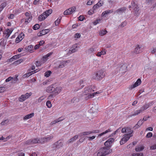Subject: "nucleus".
<instances>
[{
    "mask_svg": "<svg viewBox=\"0 0 156 156\" xmlns=\"http://www.w3.org/2000/svg\"><path fill=\"white\" fill-rule=\"evenodd\" d=\"M31 141L30 140H27V141H25L23 143H22L23 145L24 146H27L31 144Z\"/></svg>",
    "mask_w": 156,
    "mask_h": 156,
    "instance_id": "nucleus-29",
    "label": "nucleus"
},
{
    "mask_svg": "<svg viewBox=\"0 0 156 156\" xmlns=\"http://www.w3.org/2000/svg\"><path fill=\"white\" fill-rule=\"evenodd\" d=\"M83 133L84 135H89L91 134V132L90 131L84 132H83Z\"/></svg>",
    "mask_w": 156,
    "mask_h": 156,
    "instance_id": "nucleus-51",
    "label": "nucleus"
},
{
    "mask_svg": "<svg viewBox=\"0 0 156 156\" xmlns=\"http://www.w3.org/2000/svg\"><path fill=\"white\" fill-rule=\"evenodd\" d=\"M27 98L24 95H22L19 98V100L20 101H24Z\"/></svg>",
    "mask_w": 156,
    "mask_h": 156,
    "instance_id": "nucleus-32",
    "label": "nucleus"
},
{
    "mask_svg": "<svg viewBox=\"0 0 156 156\" xmlns=\"http://www.w3.org/2000/svg\"><path fill=\"white\" fill-rule=\"evenodd\" d=\"M9 122V119H6L2 122L1 123V124L2 126H5L7 125Z\"/></svg>",
    "mask_w": 156,
    "mask_h": 156,
    "instance_id": "nucleus-33",
    "label": "nucleus"
},
{
    "mask_svg": "<svg viewBox=\"0 0 156 156\" xmlns=\"http://www.w3.org/2000/svg\"><path fill=\"white\" fill-rule=\"evenodd\" d=\"M61 19V17H59L57 19L55 22V24L56 26H57L60 22Z\"/></svg>",
    "mask_w": 156,
    "mask_h": 156,
    "instance_id": "nucleus-34",
    "label": "nucleus"
},
{
    "mask_svg": "<svg viewBox=\"0 0 156 156\" xmlns=\"http://www.w3.org/2000/svg\"><path fill=\"white\" fill-rule=\"evenodd\" d=\"M91 133H98L99 132V130H93L92 131H90Z\"/></svg>",
    "mask_w": 156,
    "mask_h": 156,
    "instance_id": "nucleus-60",
    "label": "nucleus"
},
{
    "mask_svg": "<svg viewBox=\"0 0 156 156\" xmlns=\"http://www.w3.org/2000/svg\"><path fill=\"white\" fill-rule=\"evenodd\" d=\"M9 138V136L6 137L5 139L2 136V137H0V140H5L4 141H6L7 140V139Z\"/></svg>",
    "mask_w": 156,
    "mask_h": 156,
    "instance_id": "nucleus-52",
    "label": "nucleus"
},
{
    "mask_svg": "<svg viewBox=\"0 0 156 156\" xmlns=\"http://www.w3.org/2000/svg\"><path fill=\"white\" fill-rule=\"evenodd\" d=\"M151 8L152 9H156V2L152 5Z\"/></svg>",
    "mask_w": 156,
    "mask_h": 156,
    "instance_id": "nucleus-58",
    "label": "nucleus"
},
{
    "mask_svg": "<svg viewBox=\"0 0 156 156\" xmlns=\"http://www.w3.org/2000/svg\"><path fill=\"white\" fill-rule=\"evenodd\" d=\"M70 62V61L69 60L66 61H62L60 64L58 66V68H62L67 65V63H69Z\"/></svg>",
    "mask_w": 156,
    "mask_h": 156,
    "instance_id": "nucleus-10",
    "label": "nucleus"
},
{
    "mask_svg": "<svg viewBox=\"0 0 156 156\" xmlns=\"http://www.w3.org/2000/svg\"><path fill=\"white\" fill-rule=\"evenodd\" d=\"M108 32L106 30H101L99 31V34L101 36H103L106 34Z\"/></svg>",
    "mask_w": 156,
    "mask_h": 156,
    "instance_id": "nucleus-24",
    "label": "nucleus"
},
{
    "mask_svg": "<svg viewBox=\"0 0 156 156\" xmlns=\"http://www.w3.org/2000/svg\"><path fill=\"white\" fill-rule=\"evenodd\" d=\"M45 12H43L42 14L39 16L38 17V20L40 21H42L46 18L47 16L46 15Z\"/></svg>",
    "mask_w": 156,
    "mask_h": 156,
    "instance_id": "nucleus-15",
    "label": "nucleus"
},
{
    "mask_svg": "<svg viewBox=\"0 0 156 156\" xmlns=\"http://www.w3.org/2000/svg\"><path fill=\"white\" fill-rule=\"evenodd\" d=\"M54 85H51L48 87L46 89V91L47 92H52L55 89V87H54Z\"/></svg>",
    "mask_w": 156,
    "mask_h": 156,
    "instance_id": "nucleus-20",
    "label": "nucleus"
},
{
    "mask_svg": "<svg viewBox=\"0 0 156 156\" xmlns=\"http://www.w3.org/2000/svg\"><path fill=\"white\" fill-rule=\"evenodd\" d=\"M13 78L12 77H9L5 80V81L6 82H8L10 81Z\"/></svg>",
    "mask_w": 156,
    "mask_h": 156,
    "instance_id": "nucleus-62",
    "label": "nucleus"
},
{
    "mask_svg": "<svg viewBox=\"0 0 156 156\" xmlns=\"http://www.w3.org/2000/svg\"><path fill=\"white\" fill-rule=\"evenodd\" d=\"M54 145L55 147L59 148L63 146V141L62 140H59L55 142Z\"/></svg>",
    "mask_w": 156,
    "mask_h": 156,
    "instance_id": "nucleus-9",
    "label": "nucleus"
},
{
    "mask_svg": "<svg viewBox=\"0 0 156 156\" xmlns=\"http://www.w3.org/2000/svg\"><path fill=\"white\" fill-rule=\"evenodd\" d=\"M1 6L4 8L6 5V2H3L0 5Z\"/></svg>",
    "mask_w": 156,
    "mask_h": 156,
    "instance_id": "nucleus-57",
    "label": "nucleus"
},
{
    "mask_svg": "<svg viewBox=\"0 0 156 156\" xmlns=\"http://www.w3.org/2000/svg\"><path fill=\"white\" fill-rule=\"evenodd\" d=\"M87 96L85 97V99L86 100H87L90 98H93L94 97V95L92 94H90L86 95Z\"/></svg>",
    "mask_w": 156,
    "mask_h": 156,
    "instance_id": "nucleus-36",
    "label": "nucleus"
},
{
    "mask_svg": "<svg viewBox=\"0 0 156 156\" xmlns=\"http://www.w3.org/2000/svg\"><path fill=\"white\" fill-rule=\"evenodd\" d=\"M39 27V25L38 24H36L33 27V29L34 30H36L38 29Z\"/></svg>",
    "mask_w": 156,
    "mask_h": 156,
    "instance_id": "nucleus-42",
    "label": "nucleus"
},
{
    "mask_svg": "<svg viewBox=\"0 0 156 156\" xmlns=\"http://www.w3.org/2000/svg\"><path fill=\"white\" fill-rule=\"evenodd\" d=\"M131 6L132 7H133V8H135V7H137L138 5H137L135 3V2L134 1H133L131 2Z\"/></svg>",
    "mask_w": 156,
    "mask_h": 156,
    "instance_id": "nucleus-45",
    "label": "nucleus"
},
{
    "mask_svg": "<svg viewBox=\"0 0 156 156\" xmlns=\"http://www.w3.org/2000/svg\"><path fill=\"white\" fill-rule=\"evenodd\" d=\"M140 126H139V124H137V123L136 125L133 127V128L134 129H135L138 128H139L140 127Z\"/></svg>",
    "mask_w": 156,
    "mask_h": 156,
    "instance_id": "nucleus-63",
    "label": "nucleus"
},
{
    "mask_svg": "<svg viewBox=\"0 0 156 156\" xmlns=\"http://www.w3.org/2000/svg\"><path fill=\"white\" fill-rule=\"evenodd\" d=\"M35 64L37 66H39L41 65V62L38 61H36V62Z\"/></svg>",
    "mask_w": 156,
    "mask_h": 156,
    "instance_id": "nucleus-61",
    "label": "nucleus"
},
{
    "mask_svg": "<svg viewBox=\"0 0 156 156\" xmlns=\"http://www.w3.org/2000/svg\"><path fill=\"white\" fill-rule=\"evenodd\" d=\"M126 129L129 130V129L128 128H126V127L123 128L121 130V132L123 133H128V134L129 135H132V134L133 133V131H127Z\"/></svg>",
    "mask_w": 156,
    "mask_h": 156,
    "instance_id": "nucleus-17",
    "label": "nucleus"
},
{
    "mask_svg": "<svg viewBox=\"0 0 156 156\" xmlns=\"http://www.w3.org/2000/svg\"><path fill=\"white\" fill-rule=\"evenodd\" d=\"M77 46L76 45V47L75 48L69 50V54H71L77 51V49L76 48Z\"/></svg>",
    "mask_w": 156,
    "mask_h": 156,
    "instance_id": "nucleus-30",
    "label": "nucleus"
},
{
    "mask_svg": "<svg viewBox=\"0 0 156 156\" xmlns=\"http://www.w3.org/2000/svg\"><path fill=\"white\" fill-rule=\"evenodd\" d=\"M152 136V133L149 132L146 135V137L147 138L151 137Z\"/></svg>",
    "mask_w": 156,
    "mask_h": 156,
    "instance_id": "nucleus-49",
    "label": "nucleus"
},
{
    "mask_svg": "<svg viewBox=\"0 0 156 156\" xmlns=\"http://www.w3.org/2000/svg\"><path fill=\"white\" fill-rule=\"evenodd\" d=\"M31 141L32 144H34L36 143H41L40 140L41 139H38V138H34V139H30Z\"/></svg>",
    "mask_w": 156,
    "mask_h": 156,
    "instance_id": "nucleus-19",
    "label": "nucleus"
},
{
    "mask_svg": "<svg viewBox=\"0 0 156 156\" xmlns=\"http://www.w3.org/2000/svg\"><path fill=\"white\" fill-rule=\"evenodd\" d=\"M17 56L16 55H15L13 56L12 58H10L9 59L10 61L12 62L13 61V59L16 60L17 59H18Z\"/></svg>",
    "mask_w": 156,
    "mask_h": 156,
    "instance_id": "nucleus-43",
    "label": "nucleus"
},
{
    "mask_svg": "<svg viewBox=\"0 0 156 156\" xmlns=\"http://www.w3.org/2000/svg\"><path fill=\"white\" fill-rule=\"evenodd\" d=\"M141 81L140 79H138L134 83L129 86V89L130 90H132L139 85L141 84Z\"/></svg>",
    "mask_w": 156,
    "mask_h": 156,
    "instance_id": "nucleus-8",
    "label": "nucleus"
},
{
    "mask_svg": "<svg viewBox=\"0 0 156 156\" xmlns=\"http://www.w3.org/2000/svg\"><path fill=\"white\" fill-rule=\"evenodd\" d=\"M32 17H29L26 19L25 23L26 24H27L31 20Z\"/></svg>",
    "mask_w": 156,
    "mask_h": 156,
    "instance_id": "nucleus-39",
    "label": "nucleus"
},
{
    "mask_svg": "<svg viewBox=\"0 0 156 156\" xmlns=\"http://www.w3.org/2000/svg\"><path fill=\"white\" fill-rule=\"evenodd\" d=\"M62 89V88L61 87H55V89H54L53 92L55 93H56L57 94H58L60 92Z\"/></svg>",
    "mask_w": 156,
    "mask_h": 156,
    "instance_id": "nucleus-21",
    "label": "nucleus"
},
{
    "mask_svg": "<svg viewBox=\"0 0 156 156\" xmlns=\"http://www.w3.org/2000/svg\"><path fill=\"white\" fill-rule=\"evenodd\" d=\"M51 73V71H48L44 73V76L46 77H48L50 76Z\"/></svg>",
    "mask_w": 156,
    "mask_h": 156,
    "instance_id": "nucleus-38",
    "label": "nucleus"
},
{
    "mask_svg": "<svg viewBox=\"0 0 156 156\" xmlns=\"http://www.w3.org/2000/svg\"><path fill=\"white\" fill-rule=\"evenodd\" d=\"M52 52H50L47 54L46 55L44 56L43 57V58L44 60L45 59L46 60L52 54Z\"/></svg>",
    "mask_w": 156,
    "mask_h": 156,
    "instance_id": "nucleus-40",
    "label": "nucleus"
},
{
    "mask_svg": "<svg viewBox=\"0 0 156 156\" xmlns=\"http://www.w3.org/2000/svg\"><path fill=\"white\" fill-rule=\"evenodd\" d=\"M13 29H11V30H9L8 29H6V37H7V38L9 37Z\"/></svg>",
    "mask_w": 156,
    "mask_h": 156,
    "instance_id": "nucleus-25",
    "label": "nucleus"
},
{
    "mask_svg": "<svg viewBox=\"0 0 156 156\" xmlns=\"http://www.w3.org/2000/svg\"><path fill=\"white\" fill-rule=\"evenodd\" d=\"M44 12L46 13V15L48 16L52 13V10L51 9H48Z\"/></svg>",
    "mask_w": 156,
    "mask_h": 156,
    "instance_id": "nucleus-35",
    "label": "nucleus"
},
{
    "mask_svg": "<svg viewBox=\"0 0 156 156\" xmlns=\"http://www.w3.org/2000/svg\"><path fill=\"white\" fill-rule=\"evenodd\" d=\"M24 60V59H20L16 61L13 63V64L15 65H18L21 62H22Z\"/></svg>",
    "mask_w": 156,
    "mask_h": 156,
    "instance_id": "nucleus-26",
    "label": "nucleus"
},
{
    "mask_svg": "<svg viewBox=\"0 0 156 156\" xmlns=\"http://www.w3.org/2000/svg\"><path fill=\"white\" fill-rule=\"evenodd\" d=\"M46 105L49 108H50L51 107V104L50 101H48L46 103Z\"/></svg>",
    "mask_w": 156,
    "mask_h": 156,
    "instance_id": "nucleus-44",
    "label": "nucleus"
},
{
    "mask_svg": "<svg viewBox=\"0 0 156 156\" xmlns=\"http://www.w3.org/2000/svg\"><path fill=\"white\" fill-rule=\"evenodd\" d=\"M111 131V130L110 129H108L105 131V132L99 134L98 136V137L101 136H102L103 135H104L106 134V133L109 132Z\"/></svg>",
    "mask_w": 156,
    "mask_h": 156,
    "instance_id": "nucleus-31",
    "label": "nucleus"
},
{
    "mask_svg": "<svg viewBox=\"0 0 156 156\" xmlns=\"http://www.w3.org/2000/svg\"><path fill=\"white\" fill-rule=\"evenodd\" d=\"M112 150L106 147H103L100 149L97 154V156H105L111 153Z\"/></svg>",
    "mask_w": 156,
    "mask_h": 156,
    "instance_id": "nucleus-2",
    "label": "nucleus"
},
{
    "mask_svg": "<svg viewBox=\"0 0 156 156\" xmlns=\"http://www.w3.org/2000/svg\"><path fill=\"white\" fill-rule=\"evenodd\" d=\"M114 141V139L113 138H110L105 142V145L108 146H109Z\"/></svg>",
    "mask_w": 156,
    "mask_h": 156,
    "instance_id": "nucleus-16",
    "label": "nucleus"
},
{
    "mask_svg": "<svg viewBox=\"0 0 156 156\" xmlns=\"http://www.w3.org/2000/svg\"><path fill=\"white\" fill-rule=\"evenodd\" d=\"M53 136L52 135H50L49 136L47 137L41 138H40L41 143L42 144L47 143L51 140L52 138H53Z\"/></svg>",
    "mask_w": 156,
    "mask_h": 156,
    "instance_id": "nucleus-5",
    "label": "nucleus"
},
{
    "mask_svg": "<svg viewBox=\"0 0 156 156\" xmlns=\"http://www.w3.org/2000/svg\"><path fill=\"white\" fill-rule=\"evenodd\" d=\"M126 23L125 22H124L122 23L121 24L119 25V26L121 27H123L126 26Z\"/></svg>",
    "mask_w": 156,
    "mask_h": 156,
    "instance_id": "nucleus-50",
    "label": "nucleus"
},
{
    "mask_svg": "<svg viewBox=\"0 0 156 156\" xmlns=\"http://www.w3.org/2000/svg\"><path fill=\"white\" fill-rule=\"evenodd\" d=\"M105 76L104 71L102 70H100L98 71L96 73L94 74L92 78L94 80H101Z\"/></svg>",
    "mask_w": 156,
    "mask_h": 156,
    "instance_id": "nucleus-3",
    "label": "nucleus"
},
{
    "mask_svg": "<svg viewBox=\"0 0 156 156\" xmlns=\"http://www.w3.org/2000/svg\"><path fill=\"white\" fill-rule=\"evenodd\" d=\"M33 48V46L32 45H30L26 47V49L29 51L32 50Z\"/></svg>",
    "mask_w": 156,
    "mask_h": 156,
    "instance_id": "nucleus-37",
    "label": "nucleus"
},
{
    "mask_svg": "<svg viewBox=\"0 0 156 156\" xmlns=\"http://www.w3.org/2000/svg\"><path fill=\"white\" fill-rule=\"evenodd\" d=\"M152 105V104L151 103H149L145 104V105L142 106L140 109L135 111L134 112V113L129 115L128 118H130L132 117V116L138 115L139 114L142 112L144 111L147 109L150 106H151Z\"/></svg>",
    "mask_w": 156,
    "mask_h": 156,
    "instance_id": "nucleus-1",
    "label": "nucleus"
},
{
    "mask_svg": "<svg viewBox=\"0 0 156 156\" xmlns=\"http://www.w3.org/2000/svg\"><path fill=\"white\" fill-rule=\"evenodd\" d=\"M143 153H133L132 154V156H143Z\"/></svg>",
    "mask_w": 156,
    "mask_h": 156,
    "instance_id": "nucleus-41",
    "label": "nucleus"
},
{
    "mask_svg": "<svg viewBox=\"0 0 156 156\" xmlns=\"http://www.w3.org/2000/svg\"><path fill=\"white\" fill-rule=\"evenodd\" d=\"M141 47L139 45H136L133 51L131 52L132 55H133L134 54H138L141 53Z\"/></svg>",
    "mask_w": 156,
    "mask_h": 156,
    "instance_id": "nucleus-6",
    "label": "nucleus"
},
{
    "mask_svg": "<svg viewBox=\"0 0 156 156\" xmlns=\"http://www.w3.org/2000/svg\"><path fill=\"white\" fill-rule=\"evenodd\" d=\"M44 96H42L39 98L38 100V101L39 102H40L42 100H43L44 99Z\"/></svg>",
    "mask_w": 156,
    "mask_h": 156,
    "instance_id": "nucleus-55",
    "label": "nucleus"
},
{
    "mask_svg": "<svg viewBox=\"0 0 156 156\" xmlns=\"http://www.w3.org/2000/svg\"><path fill=\"white\" fill-rule=\"evenodd\" d=\"M81 36V35L79 33H76L75 34L74 37L75 38H79Z\"/></svg>",
    "mask_w": 156,
    "mask_h": 156,
    "instance_id": "nucleus-48",
    "label": "nucleus"
},
{
    "mask_svg": "<svg viewBox=\"0 0 156 156\" xmlns=\"http://www.w3.org/2000/svg\"><path fill=\"white\" fill-rule=\"evenodd\" d=\"M134 14L135 16H138L140 12H139V7H135V8L134 9Z\"/></svg>",
    "mask_w": 156,
    "mask_h": 156,
    "instance_id": "nucleus-22",
    "label": "nucleus"
},
{
    "mask_svg": "<svg viewBox=\"0 0 156 156\" xmlns=\"http://www.w3.org/2000/svg\"><path fill=\"white\" fill-rule=\"evenodd\" d=\"M144 148L143 146H139L135 148V150L136 151H142Z\"/></svg>",
    "mask_w": 156,
    "mask_h": 156,
    "instance_id": "nucleus-28",
    "label": "nucleus"
},
{
    "mask_svg": "<svg viewBox=\"0 0 156 156\" xmlns=\"http://www.w3.org/2000/svg\"><path fill=\"white\" fill-rule=\"evenodd\" d=\"M79 137V135H76L74 136L73 137L71 138L68 141V143H70L73 142L77 139Z\"/></svg>",
    "mask_w": 156,
    "mask_h": 156,
    "instance_id": "nucleus-18",
    "label": "nucleus"
},
{
    "mask_svg": "<svg viewBox=\"0 0 156 156\" xmlns=\"http://www.w3.org/2000/svg\"><path fill=\"white\" fill-rule=\"evenodd\" d=\"M103 4V1L101 0L99 1V2L98 3H97L93 7V10H95L96 9L101 6Z\"/></svg>",
    "mask_w": 156,
    "mask_h": 156,
    "instance_id": "nucleus-14",
    "label": "nucleus"
},
{
    "mask_svg": "<svg viewBox=\"0 0 156 156\" xmlns=\"http://www.w3.org/2000/svg\"><path fill=\"white\" fill-rule=\"evenodd\" d=\"M143 120H141V119H140L137 122V124H139V126H141L142 124L143 123Z\"/></svg>",
    "mask_w": 156,
    "mask_h": 156,
    "instance_id": "nucleus-54",
    "label": "nucleus"
},
{
    "mask_svg": "<svg viewBox=\"0 0 156 156\" xmlns=\"http://www.w3.org/2000/svg\"><path fill=\"white\" fill-rule=\"evenodd\" d=\"M49 31V30L47 29L44 30L39 32L37 34V35L38 36L40 37L43 35H44L48 33Z\"/></svg>",
    "mask_w": 156,
    "mask_h": 156,
    "instance_id": "nucleus-12",
    "label": "nucleus"
},
{
    "mask_svg": "<svg viewBox=\"0 0 156 156\" xmlns=\"http://www.w3.org/2000/svg\"><path fill=\"white\" fill-rule=\"evenodd\" d=\"M24 34L23 33H21L18 36H19L20 40H22L24 38Z\"/></svg>",
    "mask_w": 156,
    "mask_h": 156,
    "instance_id": "nucleus-46",
    "label": "nucleus"
},
{
    "mask_svg": "<svg viewBox=\"0 0 156 156\" xmlns=\"http://www.w3.org/2000/svg\"><path fill=\"white\" fill-rule=\"evenodd\" d=\"M76 9V8L75 7L73 6L65 10L64 12V15H68L71 14L75 11Z\"/></svg>",
    "mask_w": 156,
    "mask_h": 156,
    "instance_id": "nucleus-7",
    "label": "nucleus"
},
{
    "mask_svg": "<svg viewBox=\"0 0 156 156\" xmlns=\"http://www.w3.org/2000/svg\"><path fill=\"white\" fill-rule=\"evenodd\" d=\"M101 21L100 20H96L94 22H93V24L94 25H97L99 23V21Z\"/></svg>",
    "mask_w": 156,
    "mask_h": 156,
    "instance_id": "nucleus-59",
    "label": "nucleus"
},
{
    "mask_svg": "<svg viewBox=\"0 0 156 156\" xmlns=\"http://www.w3.org/2000/svg\"><path fill=\"white\" fill-rule=\"evenodd\" d=\"M132 136V135H130L129 134H126L124 135L123 138L120 141V144L122 145L126 142Z\"/></svg>",
    "mask_w": 156,
    "mask_h": 156,
    "instance_id": "nucleus-4",
    "label": "nucleus"
},
{
    "mask_svg": "<svg viewBox=\"0 0 156 156\" xmlns=\"http://www.w3.org/2000/svg\"><path fill=\"white\" fill-rule=\"evenodd\" d=\"M34 116V113H32L30 114H28L24 116L23 118V119L25 120L29 119L33 117Z\"/></svg>",
    "mask_w": 156,
    "mask_h": 156,
    "instance_id": "nucleus-23",
    "label": "nucleus"
},
{
    "mask_svg": "<svg viewBox=\"0 0 156 156\" xmlns=\"http://www.w3.org/2000/svg\"><path fill=\"white\" fill-rule=\"evenodd\" d=\"M85 90L83 93L84 95H87L90 94H92L91 93L94 91V90H93L92 89L90 88H85Z\"/></svg>",
    "mask_w": 156,
    "mask_h": 156,
    "instance_id": "nucleus-11",
    "label": "nucleus"
},
{
    "mask_svg": "<svg viewBox=\"0 0 156 156\" xmlns=\"http://www.w3.org/2000/svg\"><path fill=\"white\" fill-rule=\"evenodd\" d=\"M18 155V156H25V154L23 152L19 153Z\"/></svg>",
    "mask_w": 156,
    "mask_h": 156,
    "instance_id": "nucleus-64",
    "label": "nucleus"
},
{
    "mask_svg": "<svg viewBox=\"0 0 156 156\" xmlns=\"http://www.w3.org/2000/svg\"><path fill=\"white\" fill-rule=\"evenodd\" d=\"M21 41V40H20V38L19 37V36H18L16 38L15 41L16 43H18Z\"/></svg>",
    "mask_w": 156,
    "mask_h": 156,
    "instance_id": "nucleus-56",
    "label": "nucleus"
},
{
    "mask_svg": "<svg viewBox=\"0 0 156 156\" xmlns=\"http://www.w3.org/2000/svg\"><path fill=\"white\" fill-rule=\"evenodd\" d=\"M126 8L125 7H123L117 9L115 12L118 14H121L125 12V11L126 10Z\"/></svg>",
    "mask_w": 156,
    "mask_h": 156,
    "instance_id": "nucleus-13",
    "label": "nucleus"
},
{
    "mask_svg": "<svg viewBox=\"0 0 156 156\" xmlns=\"http://www.w3.org/2000/svg\"><path fill=\"white\" fill-rule=\"evenodd\" d=\"M150 149L151 150H154L156 149V144H154L150 147Z\"/></svg>",
    "mask_w": 156,
    "mask_h": 156,
    "instance_id": "nucleus-47",
    "label": "nucleus"
},
{
    "mask_svg": "<svg viewBox=\"0 0 156 156\" xmlns=\"http://www.w3.org/2000/svg\"><path fill=\"white\" fill-rule=\"evenodd\" d=\"M84 19L83 16H80L78 17V19L80 21H82Z\"/></svg>",
    "mask_w": 156,
    "mask_h": 156,
    "instance_id": "nucleus-53",
    "label": "nucleus"
},
{
    "mask_svg": "<svg viewBox=\"0 0 156 156\" xmlns=\"http://www.w3.org/2000/svg\"><path fill=\"white\" fill-rule=\"evenodd\" d=\"M34 72H35L34 73H36V70H34V71H32L31 72H29L25 74H24L23 75V77H28L30 76L32 74L34 73Z\"/></svg>",
    "mask_w": 156,
    "mask_h": 156,
    "instance_id": "nucleus-27",
    "label": "nucleus"
}]
</instances>
